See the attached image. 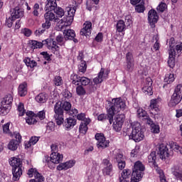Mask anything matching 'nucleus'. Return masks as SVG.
<instances>
[{"label": "nucleus", "instance_id": "f257e3e1", "mask_svg": "<svg viewBox=\"0 0 182 182\" xmlns=\"http://www.w3.org/2000/svg\"><path fill=\"white\" fill-rule=\"evenodd\" d=\"M108 105L109 107H107V114H100L98 115L97 119L99 122H105L108 119L109 124H112L114 114L124 112L127 109V105H126V100L120 97L114 98L112 102L108 101Z\"/></svg>", "mask_w": 182, "mask_h": 182}, {"label": "nucleus", "instance_id": "f03ea898", "mask_svg": "<svg viewBox=\"0 0 182 182\" xmlns=\"http://www.w3.org/2000/svg\"><path fill=\"white\" fill-rule=\"evenodd\" d=\"M72 109V104L68 101H59L54 105V119L58 126L63 124V110L68 112Z\"/></svg>", "mask_w": 182, "mask_h": 182}, {"label": "nucleus", "instance_id": "7ed1b4c3", "mask_svg": "<svg viewBox=\"0 0 182 182\" xmlns=\"http://www.w3.org/2000/svg\"><path fill=\"white\" fill-rule=\"evenodd\" d=\"M65 12H68V16L63 17V18L60 20L55 26L56 31H64L68 26L72 25L73 18H75V14H76V6H72V5L67 6L65 8Z\"/></svg>", "mask_w": 182, "mask_h": 182}, {"label": "nucleus", "instance_id": "20e7f679", "mask_svg": "<svg viewBox=\"0 0 182 182\" xmlns=\"http://www.w3.org/2000/svg\"><path fill=\"white\" fill-rule=\"evenodd\" d=\"M144 165L140 161L135 162L131 177V182L141 181V178L144 176Z\"/></svg>", "mask_w": 182, "mask_h": 182}, {"label": "nucleus", "instance_id": "39448f33", "mask_svg": "<svg viewBox=\"0 0 182 182\" xmlns=\"http://www.w3.org/2000/svg\"><path fill=\"white\" fill-rule=\"evenodd\" d=\"M129 139H132L136 143L141 141V140L144 139V132L141 130V125H140V123L136 122L132 126V132L129 135Z\"/></svg>", "mask_w": 182, "mask_h": 182}, {"label": "nucleus", "instance_id": "423d86ee", "mask_svg": "<svg viewBox=\"0 0 182 182\" xmlns=\"http://www.w3.org/2000/svg\"><path fill=\"white\" fill-rule=\"evenodd\" d=\"M182 93H181V86L177 85L175 88L174 92L172 95L170 101L168 102L169 107H174L177 106L178 103L181 102Z\"/></svg>", "mask_w": 182, "mask_h": 182}, {"label": "nucleus", "instance_id": "0eeeda50", "mask_svg": "<svg viewBox=\"0 0 182 182\" xmlns=\"http://www.w3.org/2000/svg\"><path fill=\"white\" fill-rule=\"evenodd\" d=\"M158 154L161 160H168L170 157H173V150L162 144L159 146Z\"/></svg>", "mask_w": 182, "mask_h": 182}, {"label": "nucleus", "instance_id": "6e6552de", "mask_svg": "<svg viewBox=\"0 0 182 182\" xmlns=\"http://www.w3.org/2000/svg\"><path fill=\"white\" fill-rule=\"evenodd\" d=\"M46 159L49 168H54V166H50V162H49V160H50L51 163L53 164H59L60 161H63V155L58 152H53L50 154V158L46 157Z\"/></svg>", "mask_w": 182, "mask_h": 182}, {"label": "nucleus", "instance_id": "1a4fd4ad", "mask_svg": "<svg viewBox=\"0 0 182 182\" xmlns=\"http://www.w3.org/2000/svg\"><path fill=\"white\" fill-rule=\"evenodd\" d=\"M72 80L73 85L75 86H79L81 84V86H87L90 83V79L86 77H79L76 74H73L70 76Z\"/></svg>", "mask_w": 182, "mask_h": 182}, {"label": "nucleus", "instance_id": "9d476101", "mask_svg": "<svg viewBox=\"0 0 182 182\" xmlns=\"http://www.w3.org/2000/svg\"><path fill=\"white\" fill-rule=\"evenodd\" d=\"M102 166L104 167L102 168V174L104 176H112L113 174V164L110 163V159H103Z\"/></svg>", "mask_w": 182, "mask_h": 182}, {"label": "nucleus", "instance_id": "9b49d317", "mask_svg": "<svg viewBox=\"0 0 182 182\" xmlns=\"http://www.w3.org/2000/svg\"><path fill=\"white\" fill-rule=\"evenodd\" d=\"M109 73H110V71H109L108 70L101 68L100 71L97 75V77L93 79L95 85H99L100 83H102V82L106 80V79L109 77Z\"/></svg>", "mask_w": 182, "mask_h": 182}, {"label": "nucleus", "instance_id": "f8f14e48", "mask_svg": "<svg viewBox=\"0 0 182 182\" xmlns=\"http://www.w3.org/2000/svg\"><path fill=\"white\" fill-rule=\"evenodd\" d=\"M95 139L97 141V147L98 149H106V147H109V141L106 140V137L103 134H95Z\"/></svg>", "mask_w": 182, "mask_h": 182}, {"label": "nucleus", "instance_id": "ddd939ff", "mask_svg": "<svg viewBox=\"0 0 182 182\" xmlns=\"http://www.w3.org/2000/svg\"><path fill=\"white\" fill-rule=\"evenodd\" d=\"M125 118L126 117L123 114L115 116L113 122V129H114L116 132H120V130H122V127L123 126V123H124Z\"/></svg>", "mask_w": 182, "mask_h": 182}, {"label": "nucleus", "instance_id": "4468645a", "mask_svg": "<svg viewBox=\"0 0 182 182\" xmlns=\"http://www.w3.org/2000/svg\"><path fill=\"white\" fill-rule=\"evenodd\" d=\"M142 91L145 95H149V96L153 95V80L151 77H147L144 80Z\"/></svg>", "mask_w": 182, "mask_h": 182}, {"label": "nucleus", "instance_id": "2eb2a0df", "mask_svg": "<svg viewBox=\"0 0 182 182\" xmlns=\"http://www.w3.org/2000/svg\"><path fill=\"white\" fill-rule=\"evenodd\" d=\"M148 21L151 28H155L156 23H157L159 21V15L157 14V11H156L154 9H151L148 13Z\"/></svg>", "mask_w": 182, "mask_h": 182}, {"label": "nucleus", "instance_id": "dca6fc26", "mask_svg": "<svg viewBox=\"0 0 182 182\" xmlns=\"http://www.w3.org/2000/svg\"><path fill=\"white\" fill-rule=\"evenodd\" d=\"M75 164H76V161L74 159H71L64 163L60 164L57 166L56 169L58 171H62L63 170H64V171H66V170H69V168L75 167Z\"/></svg>", "mask_w": 182, "mask_h": 182}, {"label": "nucleus", "instance_id": "f3484780", "mask_svg": "<svg viewBox=\"0 0 182 182\" xmlns=\"http://www.w3.org/2000/svg\"><path fill=\"white\" fill-rule=\"evenodd\" d=\"M114 159L116 160L117 163H118V168L119 170H123L124 167H126V161H124V158L123 157V154H120L119 150L114 151Z\"/></svg>", "mask_w": 182, "mask_h": 182}, {"label": "nucleus", "instance_id": "a211bd4d", "mask_svg": "<svg viewBox=\"0 0 182 182\" xmlns=\"http://www.w3.org/2000/svg\"><path fill=\"white\" fill-rule=\"evenodd\" d=\"M43 43L44 45H47L48 49H49V50H51L53 53H55V52H58V50H59V46L56 44V42L52 38H48L43 41Z\"/></svg>", "mask_w": 182, "mask_h": 182}, {"label": "nucleus", "instance_id": "6ab92c4d", "mask_svg": "<svg viewBox=\"0 0 182 182\" xmlns=\"http://www.w3.org/2000/svg\"><path fill=\"white\" fill-rule=\"evenodd\" d=\"M161 103V101L160 99H154L151 100L150 102V109H151V113L153 115H156L160 112V104Z\"/></svg>", "mask_w": 182, "mask_h": 182}, {"label": "nucleus", "instance_id": "aec40b11", "mask_svg": "<svg viewBox=\"0 0 182 182\" xmlns=\"http://www.w3.org/2000/svg\"><path fill=\"white\" fill-rule=\"evenodd\" d=\"M171 173L178 180L182 181V164L174 165L171 168Z\"/></svg>", "mask_w": 182, "mask_h": 182}, {"label": "nucleus", "instance_id": "412c9836", "mask_svg": "<svg viewBox=\"0 0 182 182\" xmlns=\"http://www.w3.org/2000/svg\"><path fill=\"white\" fill-rule=\"evenodd\" d=\"M11 17L13 19L16 20L23 17V14H24L23 10L18 6L11 9Z\"/></svg>", "mask_w": 182, "mask_h": 182}, {"label": "nucleus", "instance_id": "4be33fe9", "mask_svg": "<svg viewBox=\"0 0 182 182\" xmlns=\"http://www.w3.org/2000/svg\"><path fill=\"white\" fill-rule=\"evenodd\" d=\"M83 28L81 29L80 34L83 36H89L92 33V22L85 21L83 24Z\"/></svg>", "mask_w": 182, "mask_h": 182}, {"label": "nucleus", "instance_id": "5701e85b", "mask_svg": "<svg viewBox=\"0 0 182 182\" xmlns=\"http://www.w3.org/2000/svg\"><path fill=\"white\" fill-rule=\"evenodd\" d=\"M14 102V96L12 94H8L4 96V97L2 99L1 104L3 105V106H6L7 107H10V109L12 107V102Z\"/></svg>", "mask_w": 182, "mask_h": 182}, {"label": "nucleus", "instance_id": "b1692460", "mask_svg": "<svg viewBox=\"0 0 182 182\" xmlns=\"http://www.w3.org/2000/svg\"><path fill=\"white\" fill-rule=\"evenodd\" d=\"M137 117L139 119H142V120H146V123H149V124L151 123V119H150V117L147 115V112L143 109V108L138 109Z\"/></svg>", "mask_w": 182, "mask_h": 182}, {"label": "nucleus", "instance_id": "393cba45", "mask_svg": "<svg viewBox=\"0 0 182 182\" xmlns=\"http://www.w3.org/2000/svg\"><path fill=\"white\" fill-rule=\"evenodd\" d=\"M176 55H177L176 50H169L168 65L169 68H171V69L176 66Z\"/></svg>", "mask_w": 182, "mask_h": 182}, {"label": "nucleus", "instance_id": "a878e982", "mask_svg": "<svg viewBox=\"0 0 182 182\" xmlns=\"http://www.w3.org/2000/svg\"><path fill=\"white\" fill-rule=\"evenodd\" d=\"M26 122L28 124H35L36 123V115L32 111H28L26 113Z\"/></svg>", "mask_w": 182, "mask_h": 182}, {"label": "nucleus", "instance_id": "bb28decb", "mask_svg": "<svg viewBox=\"0 0 182 182\" xmlns=\"http://www.w3.org/2000/svg\"><path fill=\"white\" fill-rule=\"evenodd\" d=\"M76 126V119L72 117L67 118L64 122V127L67 130L73 129Z\"/></svg>", "mask_w": 182, "mask_h": 182}, {"label": "nucleus", "instance_id": "cd10ccee", "mask_svg": "<svg viewBox=\"0 0 182 182\" xmlns=\"http://www.w3.org/2000/svg\"><path fill=\"white\" fill-rule=\"evenodd\" d=\"M28 94V85L26 82H23L19 85L18 86V95L21 97H23V96H26Z\"/></svg>", "mask_w": 182, "mask_h": 182}, {"label": "nucleus", "instance_id": "c85d7f7f", "mask_svg": "<svg viewBox=\"0 0 182 182\" xmlns=\"http://www.w3.org/2000/svg\"><path fill=\"white\" fill-rule=\"evenodd\" d=\"M21 176H22V167H16L13 168V180L14 181H18L19 178H21Z\"/></svg>", "mask_w": 182, "mask_h": 182}, {"label": "nucleus", "instance_id": "c756f323", "mask_svg": "<svg viewBox=\"0 0 182 182\" xmlns=\"http://www.w3.org/2000/svg\"><path fill=\"white\" fill-rule=\"evenodd\" d=\"M9 164L11 167H14V168L16 167H21V166H22V161L18 157H11L9 159Z\"/></svg>", "mask_w": 182, "mask_h": 182}, {"label": "nucleus", "instance_id": "7c9ffc66", "mask_svg": "<svg viewBox=\"0 0 182 182\" xmlns=\"http://www.w3.org/2000/svg\"><path fill=\"white\" fill-rule=\"evenodd\" d=\"M124 31H126V23L123 20H119L117 22V32L119 33H122V35H124Z\"/></svg>", "mask_w": 182, "mask_h": 182}, {"label": "nucleus", "instance_id": "2f4dec72", "mask_svg": "<svg viewBox=\"0 0 182 182\" xmlns=\"http://www.w3.org/2000/svg\"><path fill=\"white\" fill-rule=\"evenodd\" d=\"M64 38L65 39L68 40H73L75 36H76V33H75V31L72 29H68V30H64L63 32Z\"/></svg>", "mask_w": 182, "mask_h": 182}, {"label": "nucleus", "instance_id": "473e14b6", "mask_svg": "<svg viewBox=\"0 0 182 182\" xmlns=\"http://www.w3.org/2000/svg\"><path fill=\"white\" fill-rule=\"evenodd\" d=\"M19 142L18 141H16L15 139H11L7 147L9 150H11V151H15L16 150H18V147H19Z\"/></svg>", "mask_w": 182, "mask_h": 182}, {"label": "nucleus", "instance_id": "72a5a7b5", "mask_svg": "<svg viewBox=\"0 0 182 182\" xmlns=\"http://www.w3.org/2000/svg\"><path fill=\"white\" fill-rule=\"evenodd\" d=\"M23 62L28 68H35L38 65L36 61H35L33 59L29 57H26L23 59Z\"/></svg>", "mask_w": 182, "mask_h": 182}, {"label": "nucleus", "instance_id": "f704fd0d", "mask_svg": "<svg viewBox=\"0 0 182 182\" xmlns=\"http://www.w3.org/2000/svg\"><path fill=\"white\" fill-rule=\"evenodd\" d=\"M169 147L171 150H173V151H176V153H180L182 154V147L178 145L176 142H171L169 144Z\"/></svg>", "mask_w": 182, "mask_h": 182}, {"label": "nucleus", "instance_id": "c9c22d12", "mask_svg": "<svg viewBox=\"0 0 182 182\" xmlns=\"http://www.w3.org/2000/svg\"><path fill=\"white\" fill-rule=\"evenodd\" d=\"M42 12H43V9L39 6V4H35L33 8V15L34 16H39Z\"/></svg>", "mask_w": 182, "mask_h": 182}, {"label": "nucleus", "instance_id": "e433bc0d", "mask_svg": "<svg viewBox=\"0 0 182 182\" xmlns=\"http://www.w3.org/2000/svg\"><path fill=\"white\" fill-rule=\"evenodd\" d=\"M35 99L37 103H46L48 100V95L46 93H40L36 96Z\"/></svg>", "mask_w": 182, "mask_h": 182}, {"label": "nucleus", "instance_id": "4c0bfd02", "mask_svg": "<svg viewBox=\"0 0 182 182\" xmlns=\"http://www.w3.org/2000/svg\"><path fill=\"white\" fill-rule=\"evenodd\" d=\"M31 49H41L45 45L43 41L38 42L37 41H30L29 42Z\"/></svg>", "mask_w": 182, "mask_h": 182}, {"label": "nucleus", "instance_id": "58836bf2", "mask_svg": "<svg viewBox=\"0 0 182 182\" xmlns=\"http://www.w3.org/2000/svg\"><path fill=\"white\" fill-rule=\"evenodd\" d=\"M56 1H60V0H47L46 3V9H55L56 6H58V4L56 3Z\"/></svg>", "mask_w": 182, "mask_h": 182}, {"label": "nucleus", "instance_id": "ea45409f", "mask_svg": "<svg viewBox=\"0 0 182 182\" xmlns=\"http://www.w3.org/2000/svg\"><path fill=\"white\" fill-rule=\"evenodd\" d=\"M147 124L150 125L151 133L155 134H159V133H160V126L157 124H154L153 120H151V123Z\"/></svg>", "mask_w": 182, "mask_h": 182}, {"label": "nucleus", "instance_id": "a19ab883", "mask_svg": "<svg viewBox=\"0 0 182 182\" xmlns=\"http://www.w3.org/2000/svg\"><path fill=\"white\" fill-rule=\"evenodd\" d=\"M46 10L48 11L44 15L46 21H54L55 19H56V17H55V14H53V12L52 11L53 10L47 9L46 7Z\"/></svg>", "mask_w": 182, "mask_h": 182}, {"label": "nucleus", "instance_id": "79ce46f5", "mask_svg": "<svg viewBox=\"0 0 182 182\" xmlns=\"http://www.w3.org/2000/svg\"><path fill=\"white\" fill-rule=\"evenodd\" d=\"M176 80V76L173 73H168L165 75L164 82L168 85L173 83Z\"/></svg>", "mask_w": 182, "mask_h": 182}, {"label": "nucleus", "instance_id": "37998d69", "mask_svg": "<svg viewBox=\"0 0 182 182\" xmlns=\"http://www.w3.org/2000/svg\"><path fill=\"white\" fill-rule=\"evenodd\" d=\"M28 176L30 178L35 177V178H38V177H41L42 176L39 172H38V170L35 168H31L28 171Z\"/></svg>", "mask_w": 182, "mask_h": 182}, {"label": "nucleus", "instance_id": "c03bdc74", "mask_svg": "<svg viewBox=\"0 0 182 182\" xmlns=\"http://www.w3.org/2000/svg\"><path fill=\"white\" fill-rule=\"evenodd\" d=\"M17 112L18 113V116H24L26 114V109H25V105L22 102H19L17 105Z\"/></svg>", "mask_w": 182, "mask_h": 182}, {"label": "nucleus", "instance_id": "a18cd8bd", "mask_svg": "<svg viewBox=\"0 0 182 182\" xmlns=\"http://www.w3.org/2000/svg\"><path fill=\"white\" fill-rule=\"evenodd\" d=\"M44 30H37L36 31V35H41L45 32V30L49 29L50 28V21L49 20H46V22L42 25Z\"/></svg>", "mask_w": 182, "mask_h": 182}, {"label": "nucleus", "instance_id": "49530a36", "mask_svg": "<svg viewBox=\"0 0 182 182\" xmlns=\"http://www.w3.org/2000/svg\"><path fill=\"white\" fill-rule=\"evenodd\" d=\"M90 123H87V122H81L79 127V131L80 133L82 134H86L87 132V125H89Z\"/></svg>", "mask_w": 182, "mask_h": 182}, {"label": "nucleus", "instance_id": "de8ad7c7", "mask_svg": "<svg viewBox=\"0 0 182 182\" xmlns=\"http://www.w3.org/2000/svg\"><path fill=\"white\" fill-rule=\"evenodd\" d=\"M156 151H153L151 154L148 156V161L150 164H152L154 167H156Z\"/></svg>", "mask_w": 182, "mask_h": 182}, {"label": "nucleus", "instance_id": "09e8293b", "mask_svg": "<svg viewBox=\"0 0 182 182\" xmlns=\"http://www.w3.org/2000/svg\"><path fill=\"white\" fill-rule=\"evenodd\" d=\"M11 111V108L9 107H6V105H4V104H0V114L1 116H6L8 113Z\"/></svg>", "mask_w": 182, "mask_h": 182}, {"label": "nucleus", "instance_id": "8fccbe9b", "mask_svg": "<svg viewBox=\"0 0 182 182\" xmlns=\"http://www.w3.org/2000/svg\"><path fill=\"white\" fill-rule=\"evenodd\" d=\"M131 171L129 169L123 170L121 173V177H119V181H123V180L129 178Z\"/></svg>", "mask_w": 182, "mask_h": 182}, {"label": "nucleus", "instance_id": "3c124183", "mask_svg": "<svg viewBox=\"0 0 182 182\" xmlns=\"http://www.w3.org/2000/svg\"><path fill=\"white\" fill-rule=\"evenodd\" d=\"M160 38L159 35H155L153 37V41H156L155 43L154 44L153 49L154 50H159L160 49Z\"/></svg>", "mask_w": 182, "mask_h": 182}, {"label": "nucleus", "instance_id": "603ef678", "mask_svg": "<svg viewBox=\"0 0 182 182\" xmlns=\"http://www.w3.org/2000/svg\"><path fill=\"white\" fill-rule=\"evenodd\" d=\"M51 11H54L55 14L57 15V18H62V16L65 15V11L60 7L56 6Z\"/></svg>", "mask_w": 182, "mask_h": 182}, {"label": "nucleus", "instance_id": "864d4df0", "mask_svg": "<svg viewBox=\"0 0 182 182\" xmlns=\"http://www.w3.org/2000/svg\"><path fill=\"white\" fill-rule=\"evenodd\" d=\"M77 120H81V122H87V124L90 123V122H92V120H90V118L86 117V114L85 113H80L77 114Z\"/></svg>", "mask_w": 182, "mask_h": 182}, {"label": "nucleus", "instance_id": "5fc2aeb1", "mask_svg": "<svg viewBox=\"0 0 182 182\" xmlns=\"http://www.w3.org/2000/svg\"><path fill=\"white\" fill-rule=\"evenodd\" d=\"M76 93L78 96H85L86 95V90L83 86L78 85L76 87Z\"/></svg>", "mask_w": 182, "mask_h": 182}, {"label": "nucleus", "instance_id": "6e6d98bb", "mask_svg": "<svg viewBox=\"0 0 182 182\" xmlns=\"http://www.w3.org/2000/svg\"><path fill=\"white\" fill-rule=\"evenodd\" d=\"M56 41H57L58 45H60V46H63V45H65V43L68 40L65 37H63V36L62 34H60V35L57 36Z\"/></svg>", "mask_w": 182, "mask_h": 182}, {"label": "nucleus", "instance_id": "4d7b16f0", "mask_svg": "<svg viewBox=\"0 0 182 182\" xmlns=\"http://www.w3.org/2000/svg\"><path fill=\"white\" fill-rule=\"evenodd\" d=\"M53 83L55 86H62L63 85V80L62 79V77L57 75L54 77Z\"/></svg>", "mask_w": 182, "mask_h": 182}, {"label": "nucleus", "instance_id": "13d9d810", "mask_svg": "<svg viewBox=\"0 0 182 182\" xmlns=\"http://www.w3.org/2000/svg\"><path fill=\"white\" fill-rule=\"evenodd\" d=\"M135 11L139 14H143V12L145 11L144 4L141 3L140 4L136 5L135 7Z\"/></svg>", "mask_w": 182, "mask_h": 182}, {"label": "nucleus", "instance_id": "bf43d9fd", "mask_svg": "<svg viewBox=\"0 0 182 182\" xmlns=\"http://www.w3.org/2000/svg\"><path fill=\"white\" fill-rule=\"evenodd\" d=\"M9 126H11L10 122H7L6 124H4L2 126L3 133H4L5 134H9L11 133V129H9Z\"/></svg>", "mask_w": 182, "mask_h": 182}, {"label": "nucleus", "instance_id": "052dcab7", "mask_svg": "<svg viewBox=\"0 0 182 182\" xmlns=\"http://www.w3.org/2000/svg\"><path fill=\"white\" fill-rule=\"evenodd\" d=\"M78 69L80 72H81L82 73H85V72H86V69H87V66L86 65V62L82 61L80 64Z\"/></svg>", "mask_w": 182, "mask_h": 182}, {"label": "nucleus", "instance_id": "680f3d73", "mask_svg": "<svg viewBox=\"0 0 182 182\" xmlns=\"http://www.w3.org/2000/svg\"><path fill=\"white\" fill-rule=\"evenodd\" d=\"M21 33L24 35V36H26L27 38H29L31 35H32V31L29 28H23L21 29Z\"/></svg>", "mask_w": 182, "mask_h": 182}, {"label": "nucleus", "instance_id": "e2e57ef3", "mask_svg": "<svg viewBox=\"0 0 182 182\" xmlns=\"http://www.w3.org/2000/svg\"><path fill=\"white\" fill-rule=\"evenodd\" d=\"M157 11L159 12H164L167 9V4L166 3H161L156 8Z\"/></svg>", "mask_w": 182, "mask_h": 182}, {"label": "nucleus", "instance_id": "0e129e2a", "mask_svg": "<svg viewBox=\"0 0 182 182\" xmlns=\"http://www.w3.org/2000/svg\"><path fill=\"white\" fill-rule=\"evenodd\" d=\"M176 45V40L174 38H171L169 39V50H176V48H174V46Z\"/></svg>", "mask_w": 182, "mask_h": 182}, {"label": "nucleus", "instance_id": "69168bd1", "mask_svg": "<svg viewBox=\"0 0 182 182\" xmlns=\"http://www.w3.org/2000/svg\"><path fill=\"white\" fill-rule=\"evenodd\" d=\"M46 129L49 130V132H53L55 130V123L53 122H48Z\"/></svg>", "mask_w": 182, "mask_h": 182}, {"label": "nucleus", "instance_id": "338daca9", "mask_svg": "<svg viewBox=\"0 0 182 182\" xmlns=\"http://www.w3.org/2000/svg\"><path fill=\"white\" fill-rule=\"evenodd\" d=\"M125 23H127V26H130L132 23H133V20H132V16H125Z\"/></svg>", "mask_w": 182, "mask_h": 182}, {"label": "nucleus", "instance_id": "774afa93", "mask_svg": "<svg viewBox=\"0 0 182 182\" xmlns=\"http://www.w3.org/2000/svg\"><path fill=\"white\" fill-rule=\"evenodd\" d=\"M43 176H41L40 177L35 178V179H31L29 182H43Z\"/></svg>", "mask_w": 182, "mask_h": 182}]
</instances>
